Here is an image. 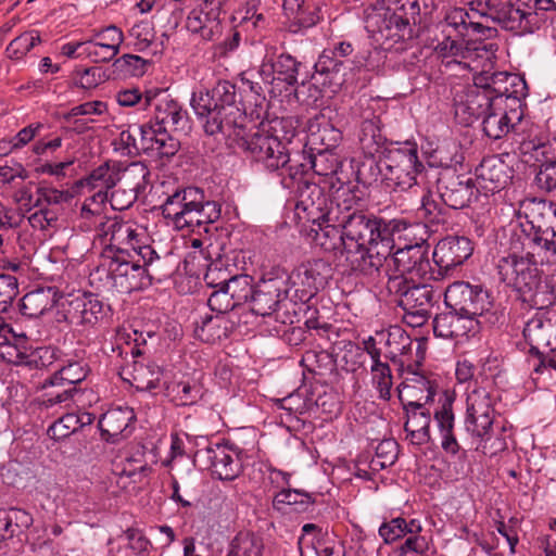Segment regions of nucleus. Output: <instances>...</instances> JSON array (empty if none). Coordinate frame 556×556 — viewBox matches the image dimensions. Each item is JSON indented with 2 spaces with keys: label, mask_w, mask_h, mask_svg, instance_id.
I'll use <instances>...</instances> for the list:
<instances>
[{
  "label": "nucleus",
  "mask_w": 556,
  "mask_h": 556,
  "mask_svg": "<svg viewBox=\"0 0 556 556\" xmlns=\"http://www.w3.org/2000/svg\"><path fill=\"white\" fill-rule=\"evenodd\" d=\"M93 419V415L88 412L67 413L49 427L48 433L53 439H64L83 427L91 425Z\"/></svg>",
  "instance_id": "44"
},
{
  "label": "nucleus",
  "mask_w": 556,
  "mask_h": 556,
  "mask_svg": "<svg viewBox=\"0 0 556 556\" xmlns=\"http://www.w3.org/2000/svg\"><path fill=\"white\" fill-rule=\"evenodd\" d=\"M477 193L472 178H468L466 181H453L450 186L440 184L438 198L445 205L458 210L469 205Z\"/></svg>",
  "instance_id": "42"
},
{
  "label": "nucleus",
  "mask_w": 556,
  "mask_h": 556,
  "mask_svg": "<svg viewBox=\"0 0 556 556\" xmlns=\"http://www.w3.org/2000/svg\"><path fill=\"white\" fill-rule=\"evenodd\" d=\"M534 157L541 162L535 181L540 189L556 190V141L534 147Z\"/></svg>",
  "instance_id": "39"
},
{
  "label": "nucleus",
  "mask_w": 556,
  "mask_h": 556,
  "mask_svg": "<svg viewBox=\"0 0 556 556\" xmlns=\"http://www.w3.org/2000/svg\"><path fill=\"white\" fill-rule=\"evenodd\" d=\"M136 415L129 406L108 409L99 420L102 438L111 443L128 438L135 429Z\"/></svg>",
  "instance_id": "30"
},
{
  "label": "nucleus",
  "mask_w": 556,
  "mask_h": 556,
  "mask_svg": "<svg viewBox=\"0 0 556 556\" xmlns=\"http://www.w3.org/2000/svg\"><path fill=\"white\" fill-rule=\"evenodd\" d=\"M148 62L136 54H124L115 61V65L129 76H141L146 72Z\"/></svg>",
  "instance_id": "61"
},
{
  "label": "nucleus",
  "mask_w": 556,
  "mask_h": 556,
  "mask_svg": "<svg viewBox=\"0 0 556 556\" xmlns=\"http://www.w3.org/2000/svg\"><path fill=\"white\" fill-rule=\"evenodd\" d=\"M63 306H67L66 317L76 325L94 326L105 315L106 307L97 294L77 290L64 298Z\"/></svg>",
  "instance_id": "21"
},
{
  "label": "nucleus",
  "mask_w": 556,
  "mask_h": 556,
  "mask_svg": "<svg viewBox=\"0 0 556 556\" xmlns=\"http://www.w3.org/2000/svg\"><path fill=\"white\" fill-rule=\"evenodd\" d=\"M380 125V118L376 115L365 118L361 124L358 141L364 153L368 156H374L384 142Z\"/></svg>",
  "instance_id": "45"
},
{
  "label": "nucleus",
  "mask_w": 556,
  "mask_h": 556,
  "mask_svg": "<svg viewBox=\"0 0 556 556\" xmlns=\"http://www.w3.org/2000/svg\"><path fill=\"white\" fill-rule=\"evenodd\" d=\"M87 369L79 362H72L54 372L49 379L50 387H73L87 377Z\"/></svg>",
  "instance_id": "52"
},
{
  "label": "nucleus",
  "mask_w": 556,
  "mask_h": 556,
  "mask_svg": "<svg viewBox=\"0 0 556 556\" xmlns=\"http://www.w3.org/2000/svg\"><path fill=\"white\" fill-rule=\"evenodd\" d=\"M229 279V273L223 267L220 262L211 263L204 275L206 285L216 289L224 287Z\"/></svg>",
  "instance_id": "64"
},
{
  "label": "nucleus",
  "mask_w": 556,
  "mask_h": 556,
  "mask_svg": "<svg viewBox=\"0 0 556 556\" xmlns=\"http://www.w3.org/2000/svg\"><path fill=\"white\" fill-rule=\"evenodd\" d=\"M403 529H406V520L401 517L393 518L389 522H384L380 526L379 535L387 544H390L405 536Z\"/></svg>",
  "instance_id": "63"
},
{
  "label": "nucleus",
  "mask_w": 556,
  "mask_h": 556,
  "mask_svg": "<svg viewBox=\"0 0 556 556\" xmlns=\"http://www.w3.org/2000/svg\"><path fill=\"white\" fill-rule=\"evenodd\" d=\"M435 394L433 383L424 374L413 371L412 368L399 388L400 400L410 407L407 410L405 431L414 444L426 443L430 438L431 416L430 412L424 408V404L433 401Z\"/></svg>",
  "instance_id": "7"
},
{
  "label": "nucleus",
  "mask_w": 556,
  "mask_h": 556,
  "mask_svg": "<svg viewBox=\"0 0 556 556\" xmlns=\"http://www.w3.org/2000/svg\"><path fill=\"white\" fill-rule=\"evenodd\" d=\"M548 306H535L538 311L523 327V337L533 350L556 351V308Z\"/></svg>",
  "instance_id": "20"
},
{
  "label": "nucleus",
  "mask_w": 556,
  "mask_h": 556,
  "mask_svg": "<svg viewBox=\"0 0 556 556\" xmlns=\"http://www.w3.org/2000/svg\"><path fill=\"white\" fill-rule=\"evenodd\" d=\"M214 101L217 103L222 117L226 119V127L230 130L247 121L236 103V86L228 80L218 81L211 90Z\"/></svg>",
  "instance_id": "37"
},
{
  "label": "nucleus",
  "mask_w": 556,
  "mask_h": 556,
  "mask_svg": "<svg viewBox=\"0 0 556 556\" xmlns=\"http://www.w3.org/2000/svg\"><path fill=\"white\" fill-rule=\"evenodd\" d=\"M166 395L177 405H191L202 396V389L197 383L180 381L164 386Z\"/></svg>",
  "instance_id": "50"
},
{
  "label": "nucleus",
  "mask_w": 556,
  "mask_h": 556,
  "mask_svg": "<svg viewBox=\"0 0 556 556\" xmlns=\"http://www.w3.org/2000/svg\"><path fill=\"white\" fill-rule=\"evenodd\" d=\"M444 303L451 309L459 311L476 319L489 313L493 307L489 290L465 281H455L446 288Z\"/></svg>",
  "instance_id": "13"
},
{
  "label": "nucleus",
  "mask_w": 556,
  "mask_h": 556,
  "mask_svg": "<svg viewBox=\"0 0 556 556\" xmlns=\"http://www.w3.org/2000/svg\"><path fill=\"white\" fill-rule=\"evenodd\" d=\"M56 291L53 288H40L26 293L21 301V312L24 316L38 318L56 304Z\"/></svg>",
  "instance_id": "43"
},
{
  "label": "nucleus",
  "mask_w": 556,
  "mask_h": 556,
  "mask_svg": "<svg viewBox=\"0 0 556 556\" xmlns=\"http://www.w3.org/2000/svg\"><path fill=\"white\" fill-rule=\"evenodd\" d=\"M139 130V149L141 152L160 155L173 156L179 150V141L173 138L163 126H159L155 122L138 125Z\"/></svg>",
  "instance_id": "31"
},
{
  "label": "nucleus",
  "mask_w": 556,
  "mask_h": 556,
  "mask_svg": "<svg viewBox=\"0 0 556 556\" xmlns=\"http://www.w3.org/2000/svg\"><path fill=\"white\" fill-rule=\"evenodd\" d=\"M96 192L87 198L81 206L80 227L87 231L94 230L96 236L104 241L110 237L113 222H119L117 218H109L105 216L106 202L109 200V191L94 189Z\"/></svg>",
  "instance_id": "24"
},
{
  "label": "nucleus",
  "mask_w": 556,
  "mask_h": 556,
  "mask_svg": "<svg viewBox=\"0 0 556 556\" xmlns=\"http://www.w3.org/2000/svg\"><path fill=\"white\" fill-rule=\"evenodd\" d=\"M253 280L248 275H238L230 277L225 285L231 300L236 302V306L249 302L253 293Z\"/></svg>",
  "instance_id": "57"
},
{
  "label": "nucleus",
  "mask_w": 556,
  "mask_h": 556,
  "mask_svg": "<svg viewBox=\"0 0 556 556\" xmlns=\"http://www.w3.org/2000/svg\"><path fill=\"white\" fill-rule=\"evenodd\" d=\"M119 179V172L115 167L103 164L91 172L86 178V185L90 189L109 191L115 187Z\"/></svg>",
  "instance_id": "53"
},
{
  "label": "nucleus",
  "mask_w": 556,
  "mask_h": 556,
  "mask_svg": "<svg viewBox=\"0 0 556 556\" xmlns=\"http://www.w3.org/2000/svg\"><path fill=\"white\" fill-rule=\"evenodd\" d=\"M455 392L451 389L442 390L439 393L440 407L434 412V419L438 424L442 448L452 455H456L460 446L453 432L454 429V413L453 404L455 402Z\"/></svg>",
  "instance_id": "33"
},
{
  "label": "nucleus",
  "mask_w": 556,
  "mask_h": 556,
  "mask_svg": "<svg viewBox=\"0 0 556 556\" xmlns=\"http://www.w3.org/2000/svg\"><path fill=\"white\" fill-rule=\"evenodd\" d=\"M432 281L407 282L402 278L388 279L387 289L396 296L400 306L407 312L408 317L422 319L430 314L432 306Z\"/></svg>",
  "instance_id": "14"
},
{
  "label": "nucleus",
  "mask_w": 556,
  "mask_h": 556,
  "mask_svg": "<svg viewBox=\"0 0 556 556\" xmlns=\"http://www.w3.org/2000/svg\"><path fill=\"white\" fill-rule=\"evenodd\" d=\"M514 7L511 0H488L480 14L490 15V18L501 24L505 29L519 34L531 33L535 24L536 13L534 10L556 11L554 0H516Z\"/></svg>",
  "instance_id": "11"
},
{
  "label": "nucleus",
  "mask_w": 556,
  "mask_h": 556,
  "mask_svg": "<svg viewBox=\"0 0 556 556\" xmlns=\"http://www.w3.org/2000/svg\"><path fill=\"white\" fill-rule=\"evenodd\" d=\"M388 228L392 236V229L390 225ZM394 241V239H392ZM394 248V244L392 245ZM391 249L390 251H392ZM391 252L388 253L383 265H386V273L388 279L402 278L409 282L415 281H433L435 271L431 266L429 260V244L425 239L409 244H405L399 248L391 256Z\"/></svg>",
  "instance_id": "9"
},
{
  "label": "nucleus",
  "mask_w": 556,
  "mask_h": 556,
  "mask_svg": "<svg viewBox=\"0 0 556 556\" xmlns=\"http://www.w3.org/2000/svg\"><path fill=\"white\" fill-rule=\"evenodd\" d=\"M207 305L212 312L226 315L227 312L236 307V302L231 300L228 291L224 286L211 293L207 300Z\"/></svg>",
  "instance_id": "60"
},
{
  "label": "nucleus",
  "mask_w": 556,
  "mask_h": 556,
  "mask_svg": "<svg viewBox=\"0 0 556 556\" xmlns=\"http://www.w3.org/2000/svg\"><path fill=\"white\" fill-rule=\"evenodd\" d=\"M279 279L263 280L250 298L251 311L260 316L270 315L276 311L278 303L287 296L289 290L282 287Z\"/></svg>",
  "instance_id": "36"
},
{
  "label": "nucleus",
  "mask_w": 556,
  "mask_h": 556,
  "mask_svg": "<svg viewBox=\"0 0 556 556\" xmlns=\"http://www.w3.org/2000/svg\"><path fill=\"white\" fill-rule=\"evenodd\" d=\"M480 331V321L459 311H450L435 316L433 332L437 337L462 343Z\"/></svg>",
  "instance_id": "25"
},
{
  "label": "nucleus",
  "mask_w": 556,
  "mask_h": 556,
  "mask_svg": "<svg viewBox=\"0 0 556 556\" xmlns=\"http://www.w3.org/2000/svg\"><path fill=\"white\" fill-rule=\"evenodd\" d=\"M378 337L386 345V356L400 365V370L405 379L412 367L413 371L420 372L418 366L424 359L421 345L417 346V358L413 363L409 354L413 349V340L407 332L399 326L391 327L387 332L378 333Z\"/></svg>",
  "instance_id": "18"
},
{
  "label": "nucleus",
  "mask_w": 556,
  "mask_h": 556,
  "mask_svg": "<svg viewBox=\"0 0 556 556\" xmlns=\"http://www.w3.org/2000/svg\"><path fill=\"white\" fill-rule=\"evenodd\" d=\"M473 248L466 237H446L440 240L433 251L435 264L443 269L462 265L471 254Z\"/></svg>",
  "instance_id": "35"
},
{
  "label": "nucleus",
  "mask_w": 556,
  "mask_h": 556,
  "mask_svg": "<svg viewBox=\"0 0 556 556\" xmlns=\"http://www.w3.org/2000/svg\"><path fill=\"white\" fill-rule=\"evenodd\" d=\"M128 46L134 50L152 56L162 55L164 52V40L156 37L154 26L149 21H141L134 24L128 30Z\"/></svg>",
  "instance_id": "38"
},
{
  "label": "nucleus",
  "mask_w": 556,
  "mask_h": 556,
  "mask_svg": "<svg viewBox=\"0 0 556 556\" xmlns=\"http://www.w3.org/2000/svg\"><path fill=\"white\" fill-rule=\"evenodd\" d=\"M386 167L387 178L397 190L404 191L417 184V176L424 170V164L418 159V148L415 143L406 142L403 147L389 152Z\"/></svg>",
  "instance_id": "15"
},
{
  "label": "nucleus",
  "mask_w": 556,
  "mask_h": 556,
  "mask_svg": "<svg viewBox=\"0 0 556 556\" xmlns=\"http://www.w3.org/2000/svg\"><path fill=\"white\" fill-rule=\"evenodd\" d=\"M331 277L330 264L323 258H313L299 264L288 276L289 292L293 290L300 302H308L326 287Z\"/></svg>",
  "instance_id": "12"
},
{
  "label": "nucleus",
  "mask_w": 556,
  "mask_h": 556,
  "mask_svg": "<svg viewBox=\"0 0 556 556\" xmlns=\"http://www.w3.org/2000/svg\"><path fill=\"white\" fill-rule=\"evenodd\" d=\"M108 110V106L102 101H90L78 104L70 110L66 115L68 121H73L74 123L78 122L76 118L79 116H85L86 122H93L92 115H102Z\"/></svg>",
  "instance_id": "59"
},
{
  "label": "nucleus",
  "mask_w": 556,
  "mask_h": 556,
  "mask_svg": "<svg viewBox=\"0 0 556 556\" xmlns=\"http://www.w3.org/2000/svg\"><path fill=\"white\" fill-rule=\"evenodd\" d=\"M500 279L511 287L532 306L551 305L555 300L554 289L546 278H543L534 256L510 253L500 258L497 263Z\"/></svg>",
  "instance_id": "5"
},
{
  "label": "nucleus",
  "mask_w": 556,
  "mask_h": 556,
  "mask_svg": "<svg viewBox=\"0 0 556 556\" xmlns=\"http://www.w3.org/2000/svg\"><path fill=\"white\" fill-rule=\"evenodd\" d=\"M39 42L40 35L37 30L25 31L8 45L7 55L11 60H22Z\"/></svg>",
  "instance_id": "55"
},
{
  "label": "nucleus",
  "mask_w": 556,
  "mask_h": 556,
  "mask_svg": "<svg viewBox=\"0 0 556 556\" xmlns=\"http://www.w3.org/2000/svg\"><path fill=\"white\" fill-rule=\"evenodd\" d=\"M111 233L101 243L111 249L97 273L105 276L104 286L119 293H130L151 285L150 267L159 255L148 243L142 228L128 222H113Z\"/></svg>",
  "instance_id": "2"
},
{
  "label": "nucleus",
  "mask_w": 556,
  "mask_h": 556,
  "mask_svg": "<svg viewBox=\"0 0 556 556\" xmlns=\"http://www.w3.org/2000/svg\"><path fill=\"white\" fill-rule=\"evenodd\" d=\"M520 106L504 104L503 98L493 100L492 109L482 117L484 134L491 139L506 136L514 125L521 119Z\"/></svg>",
  "instance_id": "29"
},
{
  "label": "nucleus",
  "mask_w": 556,
  "mask_h": 556,
  "mask_svg": "<svg viewBox=\"0 0 556 556\" xmlns=\"http://www.w3.org/2000/svg\"><path fill=\"white\" fill-rule=\"evenodd\" d=\"M399 455V445L393 439H384L375 447V456L370 462L374 470H381L393 465Z\"/></svg>",
  "instance_id": "54"
},
{
  "label": "nucleus",
  "mask_w": 556,
  "mask_h": 556,
  "mask_svg": "<svg viewBox=\"0 0 556 556\" xmlns=\"http://www.w3.org/2000/svg\"><path fill=\"white\" fill-rule=\"evenodd\" d=\"M116 471L121 476L131 478L134 482H141L142 478L147 477L151 471L146 459L143 450L138 448L134 454L126 457L121 464L116 465Z\"/></svg>",
  "instance_id": "47"
},
{
  "label": "nucleus",
  "mask_w": 556,
  "mask_h": 556,
  "mask_svg": "<svg viewBox=\"0 0 556 556\" xmlns=\"http://www.w3.org/2000/svg\"><path fill=\"white\" fill-rule=\"evenodd\" d=\"M313 501L309 494L295 489H283L274 497V507L278 510H286L287 507H293L295 511H305L309 508Z\"/></svg>",
  "instance_id": "49"
},
{
  "label": "nucleus",
  "mask_w": 556,
  "mask_h": 556,
  "mask_svg": "<svg viewBox=\"0 0 556 556\" xmlns=\"http://www.w3.org/2000/svg\"><path fill=\"white\" fill-rule=\"evenodd\" d=\"M493 100L488 89L473 83L464 92L456 93L454 99L455 117L459 124L469 126L492 109Z\"/></svg>",
  "instance_id": "22"
},
{
  "label": "nucleus",
  "mask_w": 556,
  "mask_h": 556,
  "mask_svg": "<svg viewBox=\"0 0 556 556\" xmlns=\"http://www.w3.org/2000/svg\"><path fill=\"white\" fill-rule=\"evenodd\" d=\"M75 85L91 89L97 87L102 80V71L99 67L76 68L73 73Z\"/></svg>",
  "instance_id": "62"
},
{
  "label": "nucleus",
  "mask_w": 556,
  "mask_h": 556,
  "mask_svg": "<svg viewBox=\"0 0 556 556\" xmlns=\"http://www.w3.org/2000/svg\"><path fill=\"white\" fill-rule=\"evenodd\" d=\"M162 215L167 226L176 230L195 231L215 222L219 216L216 204L206 201L201 189L188 187L176 190L163 202Z\"/></svg>",
  "instance_id": "6"
},
{
  "label": "nucleus",
  "mask_w": 556,
  "mask_h": 556,
  "mask_svg": "<svg viewBox=\"0 0 556 556\" xmlns=\"http://www.w3.org/2000/svg\"><path fill=\"white\" fill-rule=\"evenodd\" d=\"M532 241L545 252L549 262L556 263V226L536 230Z\"/></svg>",
  "instance_id": "58"
},
{
  "label": "nucleus",
  "mask_w": 556,
  "mask_h": 556,
  "mask_svg": "<svg viewBox=\"0 0 556 556\" xmlns=\"http://www.w3.org/2000/svg\"><path fill=\"white\" fill-rule=\"evenodd\" d=\"M233 323L226 315H206L195 323L194 337L205 343H215L227 338Z\"/></svg>",
  "instance_id": "41"
},
{
  "label": "nucleus",
  "mask_w": 556,
  "mask_h": 556,
  "mask_svg": "<svg viewBox=\"0 0 556 556\" xmlns=\"http://www.w3.org/2000/svg\"><path fill=\"white\" fill-rule=\"evenodd\" d=\"M510 179V167L500 157L490 156L476 168L472 181L477 192L488 195L504 189Z\"/></svg>",
  "instance_id": "26"
},
{
  "label": "nucleus",
  "mask_w": 556,
  "mask_h": 556,
  "mask_svg": "<svg viewBox=\"0 0 556 556\" xmlns=\"http://www.w3.org/2000/svg\"><path fill=\"white\" fill-rule=\"evenodd\" d=\"M371 383L379 393L381 400L388 401L391 397L393 386L392 374L387 363L371 364Z\"/></svg>",
  "instance_id": "56"
},
{
  "label": "nucleus",
  "mask_w": 556,
  "mask_h": 556,
  "mask_svg": "<svg viewBox=\"0 0 556 556\" xmlns=\"http://www.w3.org/2000/svg\"><path fill=\"white\" fill-rule=\"evenodd\" d=\"M153 121L156 125L163 126L165 131H168V128L184 130L188 122L187 112L169 96H163L159 99Z\"/></svg>",
  "instance_id": "40"
},
{
  "label": "nucleus",
  "mask_w": 556,
  "mask_h": 556,
  "mask_svg": "<svg viewBox=\"0 0 556 556\" xmlns=\"http://www.w3.org/2000/svg\"><path fill=\"white\" fill-rule=\"evenodd\" d=\"M326 205L327 198L316 185H307L295 205L299 219L312 224L307 232L312 244L340 255L353 271H379L393 245L387 224L362 213L340 216L337 211H325Z\"/></svg>",
  "instance_id": "1"
},
{
  "label": "nucleus",
  "mask_w": 556,
  "mask_h": 556,
  "mask_svg": "<svg viewBox=\"0 0 556 556\" xmlns=\"http://www.w3.org/2000/svg\"><path fill=\"white\" fill-rule=\"evenodd\" d=\"M34 331L21 321L0 323V358L14 365L29 364L33 355Z\"/></svg>",
  "instance_id": "16"
},
{
  "label": "nucleus",
  "mask_w": 556,
  "mask_h": 556,
  "mask_svg": "<svg viewBox=\"0 0 556 556\" xmlns=\"http://www.w3.org/2000/svg\"><path fill=\"white\" fill-rule=\"evenodd\" d=\"M262 539L249 532H240L230 543L227 556H263Z\"/></svg>",
  "instance_id": "51"
},
{
  "label": "nucleus",
  "mask_w": 556,
  "mask_h": 556,
  "mask_svg": "<svg viewBox=\"0 0 556 556\" xmlns=\"http://www.w3.org/2000/svg\"><path fill=\"white\" fill-rule=\"evenodd\" d=\"M495 424V409L491 393L483 387L475 386L467 393L465 429L481 440V451L485 455H495L506 448L504 438L492 441L491 433Z\"/></svg>",
  "instance_id": "8"
},
{
  "label": "nucleus",
  "mask_w": 556,
  "mask_h": 556,
  "mask_svg": "<svg viewBox=\"0 0 556 556\" xmlns=\"http://www.w3.org/2000/svg\"><path fill=\"white\" fill-rule=\"evenodd\" d=\"M497 47L492 42V56L486 62H478V68L475 66H457L458 72H469L472 74V80L477 86L484 87L492 99L503 98L504 104L510 106H520L521 99L526 97L527 84L522 77L508 72H493L495 52Z\"/></svg>",
  "instance_id": "10"
},
{
  "label": "nucleus",
  "mask_w": 556,
  "mask_h": 556,
  "mask_svg": "<svg viewBox=\"0 0 556 556\" xmlns=\"http://www.w3.org/2000/svg\"><path fill=\"white\" fill-rule=\"evenodd\" d=\"M365 27L376 41L397 42L408 31V22L389 8H374L366 15Z\"/></svg>",
  "instance_id": "19"
},
{
  "label": "nucleus",
  "mask_w": 556,
  "mask_h": 556,
  "mask_svg": "<svg viewBox=\"0 0 556 556\" xmlns=\"http://www.w3.org/2000/svg\"><path fill=\"white\" fill-rule=\"evenodd\" d=\"M119 375L138 391L156 393L165 386L163 370L150 361L136 359L123 367Z\"/></svg>",
  "instance_id": "27"
},
{
  "label": "nucleus",
  "mask_w": 556,
  "mask_h": 556,
  "mask_svg": "<svg viewBox=\"0 0 556 556\" xmlns=\"http://www.w3.org/2000/svg\"><path fill=\"white\" fill-rule=\"evenodd\" d=\"M124 39L122 29L110 25L96 31L90 39L86 40L83 53L92 62H109L118 54Z\"/></svg>",
  "instance_id": "28"
},
{
  "label": "nucleus",
  "mask_w": 556,
  "mask_h": 556,
  "mask_svg": "<svg viewBox=\"0 0 556 556\" xmlns=\"http://www.w3.org/2000/svg\"><path fill=\"white\" fill-rule=\"evenodd\" d=\"M299 121L295 117H281L261 122L247 127L245 122L233 127L227 137L252 161L266 169H282L291 179H296L304 170L302 164L293 165L287 146L296 135Z\"/></svg>",
  "instance_id": "3"
},
{
  "label": "nucleus",
  "mask_w": 556,
  "mask_h": 556,
  "mask_svg": "<svg viewBox=\"0 0 556 556\" xmlns=\"http://www.w3.org/2000/svg\"><path fill=\"white\" fill-rule=\"evenodd\" d=\"M240 451L229 445H216L205 450L212 475L219 480H235L242 470Z\"/></svg>",
  "instance_id": "32"
},
{
  "label": "nucleus",
  "mask_w": 556,
  "mask_h": 556,
  "mask_svg": "<svg viewBox=\"0 0 556 556\" xmlns=\"http://www.w3.org/2000/svg\"><path fill=\"white\" fill-rule=\"evenodd\" d=\"M361 193L356 185L341 184L332 193L331 207L328 211H337L340 216L357 213L354 208L362 199Z\"/></svg>",
  "instance_id": "46"
},
{
  "label": "nucleus",
  "mask_w": 556,
  "mask_h": 556,
  "mask_svg": "<svg viewBox=\"0 0 556 556\" xmlns=\"http://www.w3.org/2000/svg\"><path fill=\"white\" fill-rule=\"evenodd\" d=\"M219 15V1L202 0V3L189 12L186 27L190 33L199 35L203 40H215L222 34Z\"/></svg>",
  "instance_id": "23"
},
{
  "label": "nucleus",
  "mask_w": 556,
  "mask_h": 556,
  "mask_svg": "<svg viewBox=\"0 0 556 556\" xmlns=\"http://www.w3.org/2000/svg\"><path fill=\"white\" fill-rule=\"evenodd\" d=\"M484 4L471 2L470 12L460 7L445 10L444 21L440 23L443 39L434 47V52L446 67L475 66L477 70L478 62H486L492 56V42L467 39L471 33L481 31L475 18L483 16L479 11L488 10Z\"/></svg>",
  "instance_id": "4"
},
{
  "label": "nucleus",
  "mask_w": 556,
  "mask_h": 556,
  "mask_svg": "<svg viewBox=\"0 0 556 556\" xmlns=\"http://www.w3.org/2000/svg\"><path fill=\"white\" fill-rule=\"evenodd\" d=\"M190 104L198 117L204 119V130L206 134L215 135L223 132L227 136L230 128L226 127V119L222 117L211 91L202 89L194 91Z\"/></svg>",
  "instance_id": "34"
},
{
  "label": "nucleus",
  "mask_w": 556,
  "mask_h": 556,
  "mask_svg": "<svg viewBox=\"0 0 556 556\" xmlns=\"http://www.w3.org/2000/svg\"><path fill=\"white\" fill-rule=\"evenodd\" d=\"M299 63L290 54H280L276 60L265 55L258 74L263 83L268 86L273 97H280L298 83Z\"/></svg>",
  "instance_id": "17"
},
{
  "label": "nucleus",
  "mask_w": 556,
  "mask_h": 556,
  "mask_svg": "<svg viewBox=\"0 0 556 556\" xmlns=\"http://www.w3.org/2000/svg\"><path fill=\"white\" fill-rule=\"evenodd\" d=\"M42 394L38 397L40 407L50 409L55 406L67 407L77 390L74 387H50L48 379L42 384Z\"/></svg>",
  "instance_id": "48"
}]
</instances>
